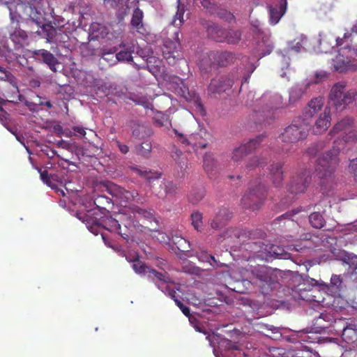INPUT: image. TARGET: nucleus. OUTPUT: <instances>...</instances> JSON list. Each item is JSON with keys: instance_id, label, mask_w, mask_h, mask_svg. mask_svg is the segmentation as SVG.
<instances>
[{"instance_id": "33", "label": "nucleus", "mask_w": 357, "mask_h": 357, "mask_svg": "<svg viewBox=\"0 0 357 357\" xmlns=\"http://www.w3.org/2000/svg\"><path fill=\"white\" fill-rule=\"evenodd\" d=\"M270 174L273 182L275 185H279L282 181V165L280 163H273L270 168Z\"/></svg>"}, {"instance_id": "54", "label": "nucleus", "mask_w": 357, "mask_h": 357, "mask_svg": "<svg viewBox=\"0 0 357 357\" xmlns=\"http://www.w3.org/2000/svg\"><path fill=\"white\" fill-rule=\"evenodd\" d=\"M349 168L352 174H354L355 180L357 181V158L353 160L349 165Z\"/></svg>"}, {"instance_id": "36", "label": "nucleus", "mask_w": 357, "mask_h": 357, "mask_svg": "<svg viewBox=\"0 0 357 357\" xmlns=\"http://www.w3.org/2000/svg\"><path fill=\"white\" fill-rule=\"evenodd\" d=\"M218 167V162L211 154H206L204 157V168L209 174Z\"/></svg>"}, {"instance_id": "11", "label": "nucleus", "mask_w": 357, "mask_h": 357, "mask_svg": "<svg viewBox=\"0 0 357 357\" xmlns=\"http://www.w3.org/2000/svg\"><path fill=\"white\" fill-rule=\"evenodd\" d=\"M264 137L263 135H259L256 138L243 142L234 148L231 154V161L234 164L238 165L249 153L255 150L259 145Z\"/></svg>"}, {"instance_id": "64", "label": "nucleus", "mask_w": 357, "mask_h": 357, "mask_svg": "<svg viewBox=\"0 0 357 357\" xmlns=\"http://www.w3.org/2000/svg\"><path fill=\"white\" fill-rule=\"evenodd\" d=\"M208 262L210 263V264L213 266H218L217 264V261L215 260V257L213 256H210L208 257Z\"/></svg>"}, {"instance_id": "27", "label": "nucleus", "mask_w": 357, "mask_h": 357, "mask_svg": "<svg viewBox=\"0 0 357 357\" xmlns=\"http://www.w3.org/2000/svg\"><path fill=\"white\" fill-rule=\"evenodd\" d=\"M324 104V99L321 96H319L312 99L306 108L304 116L305 120L312 117L314 114H317L323 107Z\"/></svg>"}, {"instance_id": "61", "label": "nucleus", "mask_w": 357, "mask_h": 357, "mask_svg": "<svg viewBox=\"0 0 357 357\" xmlns=\"http://www.w3.org/2000/svg\"><path fill=\"white\" fill-rule=\"evenodd\" d=\"M73 130L75 132H77V133L80 134L82 136H84V135H86V132H85V130H84V128H82V127H81V126H74V127L73 128Z\"/></svg>"}, {"instance_id": "25", "label": "nucleus", "mask_w": 357, "mask_h": 357, "mask_svg": "<svg viewBox=\"0 0 357 357\" xmlns=\"http://www.w3.org/2000/svg\"><path fill=\"white\" fill-rule=\"evenodd\" d=\"M310 178L308 174L305 172L296 178H294L289 186V191L291 193H300L304 192L306 185L309 183Z\"/></svg>"}, {"instance_id": "59", "label": "nucleus", "mask_w": 357, "mask_h": 357, "mask_svg": "<svg viewBox=\"0 0 357 357\" xmlns=\"http://www.w3.org/2000/svg\"><path fill=\"white\" fill-rule=\"evenodd\" d=\"M182 155V152L178 150L177 148L174 147L172 151V157L174 158L175 160L180 158V157Z\"/></svg>"}, {"instance_id": "49", "label": "nucleus", "mask_w": 357, "mask_h": 357, "mask_svg": "<svg viewBox=\"0 0 357 357\" xmlns=\"http://www.w3.org/2000/svg\"><path fill=\"white\" fill-rule=\"evenodd\" d=\"M174 53V50L172 52H167L166 50L163 52L164 58L170 65H174L176 63V58L179 56L175 55Z\"/></svg>"}, {"instance_id": "62", "label": "nucleus", "mask_w": 357, "mask_h": 357, "mask_svg": "<svg viewBox=\"0 0 357 357\" xmlns=\"http://www.w3.org/2000/svg\"><path fill=\"white\" fill-rule=\"evenodd\" d=\"M100 26V24L96 22H94L91 24L90 26V30L92 31L93 33H96L98 31L99 27Z\"/></svg>"}, {"instance_id": "37", "label": "nucleus", "mask_w": 357, "mask_h": 357, "mask_svg": "<svg viewBox=\"0 0 357 357\" xmlns=\"http://www.w3.org/2000/svg\"><path fill=\"white\" fill-rule=\"evenodd\" d=\"M309 221L311 225L317 229H320L324 225V219L319 213H312L309 216Z\"/></svg>"}, {"instance_id": "22", "label": "nucleus", "mask_w": 357, "mask_h": 357, "mask_svg": "<svg viewBox=\"0 0 357 357\" xmlns=\"http://www.w3.org/2000/svg\"><path fill=\"white\" fill-rule=\"evenodd\" d=\"M33 54L36 59L46 63L52 71H56V66L59 64V61L52 53L41 49L34 51Z\"/></svg>"}, {"instance_id": "3", "label": "nucleus", "mask_w": 357, "mask_h": 357, "mask_svg": "<svg viewBox=\"0 0 357 357\" xmlns=\"http://www.w3.org/2000/svg\"><path fill=\"white\" fill-rule=\"evenodd\" d=\"M39 5L38 1H33L28 4L20 5L18 8L22 9L24 15L30 18L33 22L38 26H41V31H37L36 32L39 34H44L49 42H66L68 36L61 33V29H56L52 26L43 24V13L38 8Z\"/></svg>"}, {"instance_id": "26", "label": "nucleus", "mask_w": 357, "mask_h": 357, "mask_svg": "<svg viewBox=\"0 0 357 357\" xmlns=\"http://www.w3.org/2000/svg\"><path fill=\"white\" fill-rule=\"evenodd\" d=\"M287 9V0H283V2L280 6L273 7L268 6L269 12V22L271 24L275 25L278 24L285 13Z\"/></svg>"}, {"instance_id": "32", "label": "nucleus", "mask_w": 357, "mask_h": 357, "mask_svg": "<svg viewBox=\"0 0 357 357\" xmlns=\"http://www.w3.org/2000/svg\"><path fill=\"white\" fill-rule=\"evenodd\" d=\"M101 225L107 230L121 234V225L119 221L112 217H105L101 219Z\"/></svg>"}, {"instance_id": "1", "label": "nucleus", "mask_w": 357, "mask_h": 357, "mask_svg": "<svg viewBox=\"0 0 357 357\" xmlns=\"http://www.w3.org/2000/svg\"><path fill=\"white\" fill-rule=\"evenodd\" d=\"M336 139L326 147L324 141L312 145L307 150L310 155L321 154L315 166V174L320 178L331 177L337 164L338 155L344 149V143L357 142V126L351 117H345L337 121L329 132Z\"/></svg>"}, {"instance_id": "20", "label": "nucleus", "mask_w": 357, "mask_h": 357, "mask_svg": "<svg viewBox=\"0 0 357 357\" xmlns=\"http://www.w3.org/2000/svg\"><path fill=\"white\" fill-rule=\"evenodd\" d=\"M331 108L326 106L315 120L314 125L313 126V132L316 135L322 134L329 128L331 126Z\"/></svg>"}, {"instance_id": "48", "label": "nucleus", "mask_w": 357, "mask_h": 357, "mask_svg": "<svg viewBox=\"0 0 357 357\" xmlns=\"http://www.w3.org/2000/svg\"><path fill=\"white\" fill-rule=\"evenodd\" d=\"M245 61L248 63V66H246V73H245L243 79L244 82H247L251 73H253L256 66L254 65L252 61H249L248 58H245Z\"/></svg>"}, {"instance_id": "2", "label": "nucleus", "mask_w": 357, "mask_h": 357, "mask_svg": "<svg viewBox=\"0 0 357 357\" xmlns=\"http://www.w3.org/2000/svg\"><path fill=\"white\" fill-rule=\"evenodd\" d=\"M132 268L135 272L139 275H146L157 285L165 294L169 296L175 301L176 305L181 309L182 312L189 318L191 324H194L195 319L190 315V309L185 306L179 300L176 298L175 291L172 289L174 283L166 273H160L144 265L139 259L132 261Z\"/></svg>"}, {"instance_id": "10", "label": "nucleus", "mask_w": 357, "mask_h": 357, "mask_svg": "<svg viewBox=\"0 0 357 357\" xmlns=\"http://www.w3.org/2000/svg\"><path fill=\"white\" fill-rule=\"evenodd\" d=\"M208 34L218 42L236 44L241 40V33L237 30H224L215 24L208 28Z\"/></svg>"}, {"instance_id": "18", "label": "nucleus", "mask_w": 357, "mask_h": 357, "mask_svg": "<svg viewBox=\"0 0 357 357\" xmlns=\"http://www.w3.org/2000/svg\"><path fill=\"white\" fill-rule=\"evenodd\" d=\"M206 338L209 341L211 346H212L213 347H215V342L220 340L218 342L219 344L218 348L220 349L222 347H225V348L228 349L229 350H232V351H236L238 349L237 346L234 345L231 341L224 339V338H220V337L217 335L213 334L212 335H208ZM213 354L215 357H225V356L231 357V356H236V354H233V353L231 355H229L226 352H223L222 351H221V356H220L218 354L217 349H215V348L213 349Z\"/></svg>"}, {"instance_id": "44", "label": "nucleus", "mask_w": 357, "mask_h": 357, "mask_svg": "<svg viewBox=\"0 0 357 357\" xmlns=\"http://www.w3.org/2000/svg\"><path fill=\"white\" fill-rule=\"evenodd\" d=\"M105 203L109 204L110 203V199L105 197V196H98L97 197L94 201L93 204L96 206L98 209L103 213V211H105V208L103 206H101L100 204H105Z\"/></svg>"}, {"instance_id": "57", "label": "nucleus", "mask_w": 357, "mask_h": 357, "mask_svg": "<svg viewBox=\"0 0 357 357\" xmlns=\"http://www.w3.org/2000/svg\"><path fill=\"white\" fill-rule=\"evenodd\" d=\"M8 114L0 106V121L3 125L7 122Z\"/></svg>"}, {"instance_id": "14", "label": "nucleus", "mask_w": 357, "mask_h": 357, "mask_svg": "<svg viewBox=\"0 0 357 357\" xmlns=\"http://www.w3.org/2000/svg\"><path fill=\"white\" fill-rule=\"evenodd\" d=\"M234 59V56L231 53L225 52H211L207 57H204L202 61V67L204 66H211V65H218V66H226L232 61Z\"/></svg>"}, {"instance_id": "40", "label": "nucleus", "mask_w": 357, "mask_h": 357, "mask_svg": "<svg viewBox=\"0 0 357 357\" xmlns=\"http://www.w3.org/2000/svg\"><path fill=\"white\" fill-rule=\"evenodd\" d=\"M136 173L139 175L145 177L148 180L156 179L160 177V174L156 172H152L151 171H148L145 168H137L135 167L133 169Z\"/></svg>"}, {"instance_id": "52", "label": "nucleus", "mask_w": 357, "mask_h": 357, "mask_svg": "<svg viewBox=\"0 0 357 357\" xmlns=\"http://www.w3.org/2000/svg\"><path fill=\"white\" fill-rule=\"evenodd\" d=\"M164 188L166 193L172 194L176 192L177 186L171 181H167L164 183Z\"/></svg>"}, {"instance_id": "55", "label": "nucleus", "mask_w": 357, "mask_h": 357, "mask_svg": "<svg viewBox=\"0 0 357 357\" xmlns=\"http://www.w3.org/2000/svg\"><path fill=\"white\" fill-rule=\"evenodd\" d=\"M327 74L325 71H319L317 72L314 75V83H319L321 82L326 77Z\"/></svg>"}, {"instance_id": "45", "label": "nucleus", "mask_w": 357, "mask_h": 357, "mask_svg": "<svg viewBox=\"0 0 357 357\" xmlns=\"http://www.w3.org/2000/svg\"><path fill=\"white\" fill-rule=\"evenodd\" d=\"M192 225L197 230H199L202 225V215L200 213H193L191 215Z\"/></svg>"}, {"instance_id": "13", "label": "nucleus", "mask_w": 357, "mask_h": 357, "mask_svg": "<svg viewBox=\"0 0 357 357\" xmlns=\"http://www.w3.org/2000/svg\"><path fill=\"white\" fill-rule=\"evenodd\" d=\"M251 25L254 29L253 31L259 35V38H261V41L258 43L257 47V55L261 58L270 54L273 46L269 41V38L266 36H264V33L261 27V22L258 20H252Z\"/></svg>"}, {"instance_id": "23", "label": "nucleus", "mask_w": 357, "mask_h": 357, "mask_svg": "<svg viewBox=\"0 0 357 357\" xmlns=\"http://www.w3.org/2000/svg\"><path fill=\"white\" fill-rule=\"evenodd\" d=\"M120 47L122 50L116 54V61H132V54L135 51V45L134 41H130L129 43L122 42Z\"/></svg>"}, {"instance_id": "47", "label": "nucleus", "mask_w": 357, "mask_h": 357, "mask_svg": "<svg viewBox=\"0 0 357 357\" xmlns=\"http://www.w3.org/2000/svg\"><path fill=\"white\" fill-rule=\"evenodd\" d=\"M91 222L92 224L91 225L88 226V229L91 233L94 234L95 235H98L100 232L101 227H102L101 225V219L98 220L97 218H95L94 219L91 220Z\"/></svg>"}, {"instance_id": "53", "label": "nucleus", "mask_w": 357, "mask_h": 357, "mask_svg": "<svg viewBox=\"0 0 357 357\" xmlns=\"http://www.w3.org/2000/svg\"><path fill=\"white\" fill-rule=\"evenodd\" d=\"M105 3L110 4L112 7L126 4L129 0H103Z\"/></svg>"}, {"instance_id": "41", "label": "nucleus", "mask_w": 357, "mask_h": 357, "mask_svg": "<svg viewBox=\"0 0 357 357\" xmlns=\"http://www.w3.org/2000/svg\"><path fill=\"white\" fill-rule=\"evenodd\" d=\"M116 48H114L111 51H106L105 50H103V52L102 54V59L108 62L109 65H114L117 63L116 54L114 55V53L116 52Z\"/></svg>"}, {"instance_id": "8", "label": "nucleus", "mask_w": 357, "mask_h": 357, "mask_svg": "<svg viewBox=\"0 0 357 357\" xmlns=\"http://www.w3.org/2000/svg\"><path fill=\"white\" fill-rule=\"evenodd\" d=\"M351 47H347L339 50L338 54L332 59L331 65L333 71L344 73L357 69V61L355 56H351L349 51Z\"/></svg>"}, {"instance_id": "63", "label": "nucleus", "mask_w": 357, "mask_h": 357, "mask_svg": "<svg viewBox=\"0 0 357 357\" xmlns=\"http://www.w3.org/2000/svg\"><path fill=\"white\" fill-rule=\"evenodd\" d=\"M320 319H324L325 321H329L331 320V317L328 314L321 313L319 316L317 321Z\"/></svg>"}, {"instance_id": "38", "label": "nucleus", "mask_w": 357, "mask_h": 357, "mask_svg": "<svg viewBox=\"0 0 357 357\" xmlns=\"http://www.w3.org/2000/svg\"><path fill=\"white\" fill-rule=\"evenodd\" d=\"M143 12L138 8L133 11L131 24L137 29L142 26Z\"/></svg>"}, {"instance_id": "46", "label": "nucleus", "mask_w": 357, "mask_h": 357, "mask_svg": "<svg viewBox=\"0 0 357 357\" xmlns=\"http://www.w3.org/2000/svg\"><path fill=\"white\" fill-rule=\"evenodd\" d=\"M132 100L137 104L141 105L146 109H151L152 107V102L151 98L146 97H136L132 98Z\"/></svg>"}, {"instance_id": "60", "label": "nucleus", "mask_w": 357, "mask_h": 357, "mask_svg": "<svg viewBox=\"0 0 357 357\" xmlns=\"http://www.w3.org/2000/svg\"><path fill=\"white\" fill-rule=\"evenodd\" d=\"M117 145H118V147L120 150V151L122 153H127L128 152V147L127 145L126 144H121L120 142H116Z\"/></svg>"}, {"instance_id": "31", "label": "nucleus", "mask_w": 357, "mask_h": 357, "mask_svg": "<svg viewBox=\"0 0 357 357\" xmlns=\"http://www.w3.org/2000/svg\"><path fill=\"white\" fill-rule=\"evenodd\" d=\"M319 286L325 287V289L330 291L331 294L336 295L338 294L342 284V280L340 275H333L331 278L330 284H327L321 281H319Z\"/></svg>"}, {"instance_id": "7", "label": "nucleus", "mask_w": 357, "mask_h": 357, "mask_svg": "<svg viewBox=\"0 0 357 357\" xmlns=\"http://www.w3.org/2000/svg\"><path fill=\"white\" fill-rule=\"evenodd\" d=\"M309 126L307 123L301 122L300 120L294 121L281 134V140L287 144L296 143L306 138Z\"/></svg>"}, {"instance_id": "5", "label": "nucleus", "mask_w": 357, "mask_h": 357, "mask_svg": "<svg viewBox=\"0 0 357 357\" xmlns=\"http://www.w3.org/2000/svg\"><path fill=\"white\" fill-rule=\"evenodd\" d=\"M295 281L298 284L292 288V296L295 300H303L307 302L315 301V296L312 295V288L319 286V280L310 278L307 275H297Z\"/></svg>"}, {"instance_id": "51", "label": "nucleus", "mask_w": 357, "mask_h": 357, "mask_svg": "<svg viewBox=\"0 0 357 357\" xmlns=\"http://www.w3.org/2000/svg\"><path fill=\"white\" fill-rule=\"evenodd\" d=\"M262 165L260 159L258 157H253L249 160L248 163L246 164V168L248 169H251L254 167L260 166Z\"/></svg>"}, {"instance_id": "50", "label": "nucleus", "mask_w": 357, "mask_h": 357, "mask_svg": "<svg viewBox=\"0 0 357 357\" xmlns=\"http://www.w3.org/2000/svg\"><path fill=\"white\" fill-rule=\"evenodd\" d=\"M155 121L160 126H166L169 124L168 116L162 114H158L155 117Z\"/></svg>"}, {"instance_id": "43", "label": "nucleus", "mask_w": 357, "mask_h": 357, "mask_svg": "<svg viewBox=\"0 0 357 357\" xmlns=\"http://www.w3.org/2000/svg\"><path fill=\"white\" fill-rule=\"evenodd\" d=\"M40 178L42 181L45 183L47 185L50 186L52 188L55 189L58 192H59L62 196H65V192L63 190L59 189L56 185H52L51 181H50L48 173L47 171L40 172Z\"/></svg>"}, {"instance_id": "34", "label": "nucleus", "mask_w": 357, "mask_h": 357, "mask_svg": "<svg viewBox=\"0 0 357 357\" xmlns=\"http://www.w3.org/2000/svg\"><path fill=\"white\" fill-rule=\"evenodd\" d=\"M337 259L347 264H357V255L345 250H340L335 255Z\"/></svg>"}, {"instance_id": "30", "label": "nucleus", "mask_w": 357, "mask_h": 357, "mask_svg": "<svg viewBox=\"0 0 357 357\" xmlns=\"http://www.w3.org/2000/svg\"><path fill=\"white\" fill-rule=\"evenodd\" d=\"M252 275L259 281L264 282L266 284L271 285L273 280L272 279V273L270 269L266 266L255 267L252 271Z\"/></svg>"}, {"instance_id": "17", "label": "nucleus", "mask_w": 357, "mask_h": 357, "mask_svg": "<svg viewBox=\"0 0 357 357\" xmlns=\"http://www.w3.org/2000/svg\"><path fill=\"white\" fill-rule=\"evenodd\" d=\"M108 191L112 197L119 199L121 204H126L130 201L135 199L138 196L137 191H128L116 184H111L108 187Z\"/></svg>"}, {"instance_id": "16", "label": "nucleus", "mask_w": 357, "mask_h": 357, "mask_svg": "<svg viewBox=\"0 0 357 357\" xmlns=\"http://www.w3.org/2000/svg\"><path fill=\"white\" fill-rule=\"evenodd\" d=\"M234 80L229 77H221L213 79L208 87V92L210 96L220 95L226 92L233 85Z\"/></svg>"}, {"instance_id": "39", "label": "nucleus", "mask_w": 357, "mask_h": 357, "mask_svg": "<svg viewBox=\"0 0 357 357\" xmlns=\"http://www.w3.org/2000/svg\"><path fill=\"white\" fill-rule=\"evenodd\" d=\"M255 326L257 328V330H258V331L266 329L268 331H271V333L273 335H275V336L274 337L275 339H278L282 335L281 333L280 332V328L278 327H275L273 326L263 324V323H258L255 325Z\"/></svg>"}, {"instance_id": "12", "label": "nucleus", "mask_w": 357, "mask_h": 357, "mask_svg": "<svg viewBox=\"0 0 357 357\" xmlns=\"http://www.w3.org/2000/svg\"><path fill=\"white\" fill-rule=\"evenodd\" d=\"M174 132L176 135L178 140L185 145L192 146L193 148L204 149L207 146L206 137L209 135L204 130H200L199 133L192 134L186 136L183 133L179 132L177 130L174 129Z\"/></svg>"}, {"instance_id": "29", "label": "nucleus", "mask_w": 357, "mask_h": 357, "mask_svg": "<svg viewBox=\"0 0 357 357\" xmlns=\"http://www.w3.org/2000/svg\"><path fill=\"white\" fill-rule=\"evenodd\" d=\"M231 217V214L227 208H220L211 220V226L213 229L220 228Z\"/></svg>"}, {"instance_id": "4", "label": "nucleus", "mask_w": 357, "mask_h": 357, "mask_svg": "<svg viewBox=\"0 0 357 357\" xmlns=\"http://www.w3.org/2000/svg\"><path fill=\"white\" fill-rule=\"evenodd\" d=\"M346 84L339 82L335 84L329 93L327 107H333L337 111H342L355 101L356 92L354 90L346 91Z\"/></svg>"}, {"instance_id": "56", "label": "nucleus", "mask_w": 357, "mask_h": 357, "mask_svg": "<svg viewBox=\"0 0 357 357\" xmlns=\"http://www.w3.org/2000/svg\"><path fill=\"white\" fill-rule=\"evenodd\" d=\"M0 72L1 73H3L5 75L4 78L6 79L7 80L10 81V83H13V80H14V77L12 75L11 73H10L9 72L6 71L3 67L0 66Z\"/></svg>"}, {"instance_id": "6", "label": "nucleus", "mask_w": 357, "mask_h": 357, "mask_svg": "<svg viewBox=\"0 0 357 357\" xmlns=\"http://www.w3.org/2000/svg\"><path fill=\"white\" fill-rule=\"evenodd\" d=\"M265 187L261 183H252L241 199L242 205L252 211L258 210L264 199Z\"/></svg>"}, {"instance_id": "19", "label": "nucleus", "mask_w": 357, "mask_h": 357, "mask_svg": "<svg viewBox=\"0 0 357 357\" xmlns=\"http://www.w3.org/2000/svg\"><path fill=\"white\" fill-rule=\"evenodd\" d=\"M307 245L305 244L303 246L298 244H292L287 245V250L282 246L271 245L268 248V253L270 256L275 257L278 259H287L291 258V254L289 251H301L303 248H306Z\"/></svg>"}, {"instance_id": "28", "label": "nucleus", "mask_w": 357, "mask_h": 357, "mask_svg": "<svg viewBox=\"0 0 357 357\" xmlns=\"http://www.w3.org/2000/svg\"><path fill=\"white\" fill-rule=\"evenodd\" d=\"M309 84L302 83L292 86L289 90L288 104L294 105L296 103L302 98Z\"/></svg>"}, {"instance_id": "21", "label": "nucleus", "mask_w": 357, "mask_h": 357, "mask_svg": "<svg viewBox=\"0 0 357 357\" xmlns=\"http://www.w3.org/2000/svg\"><path fill=\"white\" fill-rule=\"evenodd\" d=\"M176 91L178 96L183 97L188 102L193 103L195 107H196L201 113L204 112L203 106L197 93L195 91H190L188 86L183 83L176 89Z\"/></svg>"}, {"instance_id": "58", "label": "nucleus", "mask_w": 357, "mask_h": 357, "mask_svg": "<svg viewBox=\"0 0 357 357\" xmlns=\"http://www.w3.org/2000/svg\"><path fill=\"white\" fill-rule=\"evenodd\" d=\"M144 130V128L142 126H138L137 128L134 129L132 131V135L136 137H142L143 136L141 135L142 130Z\"/></svg>"}, {"instance_id": "35", "label": "nucleus", "mask_w": 357, "mask_h": 357, "mask_svg": "<svg viewBox=\"0 0 357 357\" xmlns=\"http://www.w3.org/2000/svg\"><path fill=\"white\" fill-rule=\"evenodd\" d=\"M178 3L177 6V11L174 17L173 24L174 26L178 27L181 26L184 22L183 15L185 13V6L184 5H181L180 3V0H176Z\"/></svg>"}, {"instance_id": "15", "label": "nucleus", "mask_w": 357, "mask_h": 357, "mask_svg": "<svg viewBox=\"0 0 357 357\" xmlns=\"http://www.w3.org/2000/svg\"><path fill=\"white\" fill-rule=\"evenodd\" d=\"M319 38L318 40L319 46L317 50L314 49L317 52L328 53L335 46L342 45L340 41L342 40L340 37L335 38L332 33H320Z\"/></svg>"}, {"instance_id": "42", "label": "nucleus", "mask_w": 357, "mask_h": 357, "mask_svg": "<svg viewBox=\"0 0 357 357\" xmlns=\"http://www.w3.org/2000/svg\"><path fill=\"white\" fill-rule=\"evenodd\" d=\"M205 192L203 189L193 190L189 196L190 201L193 204L198 203L204 197Z\"/></svg>"}, {"instance_id": "9", "label": "nucleus", "mask_w": 357, "mask_h": 357, "mask_svg": "<svg viewBox=\"0 0 357 357\" xmlns=\"http://www.w3.org/2000/svg\"><path fill=\"white\" fill-rule=\"evenodd\" d=\"M261 100L268 101V102L266 104L265 109H259L255 112L253 118L258 123H261L271 116L270 109L281 108L286 105V102H284L282 97L278 93L271 96L264 95L262 96Z\"/></svg>"}, {"instance_id": "24", "label": "nucleus", "mask_w": 357, "mask_h": 357, "mask_svg": "<svg viewBox=\"0 0 357 357\" xmlns=\"http://www.w3.org/2000/svg\"><path fill=\"white\" fill-rule=\"evenodd\" d=\"M287 50L298 52L301 50L310 51L312 48L307 37L303 34H300L293 40L289 42Z\"/></svg>"}]
</instances>
